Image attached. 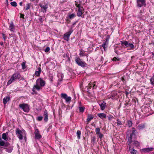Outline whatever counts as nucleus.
I'll list each match as a JSON object with an SVG mask.
<instances>
[{
	"label": "nucleus",
	"instance_id": "1",
	"mask_svg": "<svg viewBox=\"0 0 154 154\" xmlns=\"http://www.w3.org/2000/svg\"><path fill=\"white\" fill-rule=\"evenodd\" d=\"M136 131L135 129L134 128H132L131 131L128 130L126 133L127 138L128 140V142L129 144L128 145L129 147V149L130 150L131 148V144L133 142L134 140V139H136V135L135 134Z\"/></svg>",
	"mask_w": 154,
	"mask_h": 154
},
{
	"label": "nucleus",
	"instance_id": "2",
	"mask_svg": "<svg viewBox=\"0 0 154 154\" xmlns=\"http://www.w3.org/2000/svg\"><path fill=\"white\" fill-rule=\"evenodd\" d=\"M45 82L41 78L38 79L36 82V84L33 86L32 91L35 92L36 90L39 91L42 89V87L44 86Z\"/></svg>",
	"mask_w": 154,
	"mask_h": 154
},
{
	"label": "nucleus",
	"instance_id": "3",
	"mask_svg": "<svg viewBox=\"0 0 154 154\" xmlns=\"http://www.w3.org/2000/svg\"><path fill=\"white\" fill-rule=\"evenodd\" d=\"M20 78V75L19 74L15 73L14 74L10 79L8 81L7 84L8 85L11 84L13 81Z\"/></svg>",
	"mask_w": 154,
	"mask_h": 154
},
{
	"label": "nucleus",
	"instance_id": "4",
	"mask_svg": "<svg viewBox=\"0 0 154 154\" xmlns=\"http://www.w3.org/2000/svg\"><path fill=\"white\" fill-rule=\"evenodd\" d=\"M16 134L18 138L20 140L23 139V136L25 134V131L24 130H20L19 129H17L16 131Z\"/></svg>",
	"mask_w": 154,
	"mask_h": 154
},
{
	"label": "nucleus",
	"instance_id": "5",
	"mask_svg": "<svg viewBox=\"0 0 154 154\" xmlns=\"http://www.w3.org/2000/svg\"><path fill=\"white\" fill-rule=\"evenodd\" d=\"M19 107L22 109L24 111L26 112H28L29 111V107L27 104L22 103L20 104Z\"/></svg>",
	"mask_w": 154,
	"mask_h": 154
},
{
	"label": "nucleus",
	"instance_id": "6",
	"mask_svg": "<svg viewBox=\"0 0 154 154\" xmlns=\"http://www.w3.org/2000/svg\"><path fill=\"white\" fill-rule=\"evenodd\" d=\"M61 97L62 98L65 99L66 100V101L67 103H69L71 100V97H68L66 94H61Z\"/></svg>",
	"mask_w": 154,
	"mask_h": 154
},
{
	"label": "nucleus",
	"instance_id": "7",
	"mask_svg": "<svg viewBox=\"0 0 154 154\" xmlns=\"http://www.w3.org/2000/svg\"><path fill=\"white\" fill-rule=\"evenodd\" d=\"M72 32V31L70 30L65 33L63 37L64 39L68 41L69 40V36Z\"/></svg>",
	"mask_w": 154,
	"mask_h": 154
},
{
	"label": "nucleus",
	"instance_id": "8",
	"mask_svg": "<svg viewBox=\"0 0 154 154\" xmlns=\"http://www.w3.org/2000/svg\"><path fill=\"white\" fill-rule=\"evenodd\" d=\"M34 133L35 139H39L42 137L41 135L39 133V131L38 129H35Z\"/></svg>",
	"mask_w": 154,
	"mask_h": 154
},
{
	"label": "nucleus",
	"instance_id": "9",
	"mask_svg": "<svg viewBox=\"0 0 154 154\" xmlns=\"http://www.w3.org/2000/svg\"><path fill=\"white\" fill-rule=\"evenodd\" d=\"M137 6L141 7L145 5V0H137Z\"/></svg>",
	"mask_w": 154,
	"mask_h": 154
},
{
	"label": "nucleus",
	"instance_id": "10",
	"mask_svg": "<svg viewBox=\"0 0 154 154\" xmlns=\"http://www.w3.org/2000/svg\"><path fill=\"white\" fill-rule=\"evenodd\" d=\"M75 61L76 63L80 66H85L84 63L78 57H76V58Z\"/></svg>",
	"mask_w": 154,
	"mask_h": 154
},
{
	"label": "nucleus",
	"instance_id": "11",
	"mask_svg": "<svg viewBox=\"0 0 154 154\" xmlns=\"http://www.w3.org/2000/svg\"><path fill=\"white\" fill-rule=\"evenodd\" d=\"M99 104L100 107L101 109L102 110H104L106 107V103L104 101H102L99 103Z\"/></svg>",
	"mask_w": 154,
	"mask_h": 154
},
{
	"label": "nucleus",
	"instance_id": "12",
	"mask_svg": "<svg viewBox=\"0 0 154 154\" xmlns=\"http://www.w3.org/2000/svg\"><path fill=\"white\" fill-rule=\"evenodd\" d=\"M153 148H146L142 149V152H147L149 151H152L153 150Z\"/></svg>",
	"mask_w": 154,
	"mask_h": 154
},
{
	"label": "nucleus",
	"instance_id": "13",
	"mask_svg": "<svg viewBox=\"0 0 154 154\" xmlns=\"http://www.w3.org/2000/svg\"><path fill=\"white\" fill-rule=\"evenodd\" d=\"M8 134V132L3 133L2 134V138L5 141H8V138L7 137Z\"/></svg>",
	"mask_w": 154,
	"mask_h": 154
},
{
	"label": "nucleus",
	"instance_id": "14",
	"mask_svg": "<svg viewBox=\"0 0 154 154\" xmlns=\"http://www.w3.org/2000/svg\"><path fill=\"white\" fill-rule=\"evenodd\" d=\"M118 95V94L116 91H112L111 93V95L110 96V98H112V99L115 98V97Z\"/></svg>",
	"mask_w": 154,
	"mask_h": 154
},
{
	"label": "nucleus",
	"instance_id": "15",
	"mask_svg": "<svg viewBox=\"0 0 154 154\" xmlns=\"http://www.w3.org/2000/svg\"><path fill=\"white\" fill-rule=\"evenodd\" d=\"M44 120L45 122H47L48 120V112L47 110H46L44 112Z\"/></svg>",
	"mask_w": 154,
	"mask_h": 154
},
{
	"label": "nucleus",
	"instance_id": "16",
	"mask_svg": "<svg viewBox=\"0 0 154 154\" xmlns=\"http://www.w3.org/2000/svg\"><path fill=\"white\" fill-rule=\"evenodd\" d=\"M9 29L11 31L14 32L15 28L13 22H11L10 24Z\"/></svg>",
	"mask_w": 154,
	"mask_h": 154
},
{
	"label": "nucleus",
	"instance_id": "17",
	"mask_svg": "<svg viewBox=\"0 0 154 154\" xmlns=\"http://www.w3.org/2000/svg\"><path fill=\"white\" fill-rule=\"evenodd\" d=\"M97 116L101 119L106 118V115L104 113H98L97 115Z\"/></svg>",
	"mask_w": 154,
	"mask_h": 154
},
{
	"label": "nucleus",
	"instance_id": "18",
	"mask_svg": "<svg viewBox=\"0 0 154 154\" xmlns=\"http://www.w3.org/2000/svg\"><path fill=\"white\" fill-rule=\"evenodd\" d=\"M41 69L40 67H39L38 69V71L35 72V75L38 76H39L41 71Z\"/></svg>",
	"mask_w": 154,
	"mask_h": 154
},
{
	"label": "nucleus",
	"instance_id": "19",
	"mask_svg": "<svg viewBox=\"0 0 154 154\" xmlns=\"http://www.w3.org/2000/svg\"><path fill=\"white\" fill-rule=\"evenodd\" d=\"M10 100V97H5L3 99V102L4 104H6Z\"/></svg>",
	"mask_w": 154,
	"mask_h": 154
},
{
	"label": "nucleus",
	"instance_id": "20",
	"mask_svg": "<svg viewBox=\"0 0 154 154\" xmlns=\"http://www.w3.org/2000/svg\"><path fill=\"white\" fill-rule=\"evenodd\" d=\"M145 128V125L143 124H139L137 127V128L139 130H142Z\"/></svg>",
	"mask_w": 154,
	"mask_h": 154
},
{
	"label": "nucleus",
	"instance_id": "21",
	"mask_svg": "<svg viewBox=\"0 0 154 154\" xmlns=\"http://www.w3.org/2000/svg\"><path fill=\"white\" fill-rule=\"evenodd\" d=\"M121 43L122 45H124L125 46H126V47H128V44L129 43L127 41H122L121 42Z\"/></svg>",
	"mask_w": 154,
	"mask_h": 154
},
{
	"label": "nucleus",
	"instance_id": "22",
	"mask_svg": "<svg viewBox=\"0 0 154 154\" xmlns=\"http://www.w3.org/2000/svg\"><path fill=\"white\" fill-rule=\"evenodd\" d=\"M133 144L134 145L137 147H138L140 146V143L137 140H134L133 141Z\"/></svg>",
	"mask_w": 154,
	"mask_h": 154
},
{
	"label": "nucleus",
	"instance_id": "23",
	"mask_svg": "<svg viewBox=\"0 0 154 154\" xmlns=\"http://www.w3.org/2000/svg\"><path fill=\"white\" fill-rule=\"evenodd\" d=\"M151 84L154 86V75H153L152 77L150 79Z\"/></svg>",
	"mask_w": 154,
	"mask_h": 154
},
{
	"label": "nucleus",
	"instance_id": "24",
	"mask_svg": "<svg viewBox=\"0 0 154 154\" xmlns=\"http://www.w3.org/2000/svg\"><path fill=\"white\" fill-rule=\"evenodd\" d=\"M94 116L91 114L88 115V118H87V122H90L91 120L93 119Z\"/></svg>",
	"mask_w": 154,
	"mask_h": 154
},
{
	"label": "nucleus",
	"instance_id": "25",
	"mask_svg": "<svg viewBox=\"0 0 154 154\" xmlns=\"http://www.w3.org/2000/svg\"><path fill=\"white\" fill-rule=\"evenodd\" d=\"M40 7L41 8V9L42 10H44L45 12H46V9L48 8V7L46 5H40Z\"/></svg>",
	"mask_w": 154,
	"mask_h": 154
},
{
	"label": "nucleus",
	"instance_id": "26",
	"mask_svg": "<svg viewBox=\"0 0 154 154\" xmlns=\"http://www.w3.org/2000/svg\"><path fill=\"white\" fill-rule=\"evenodd\" d=\"M58 76L59 78V80L60 81L62 80L63 77V75L62 74L60 73L58 75Z\"/></svg>",
	"mask_w": 154,
	"mask_h": 154
},
{
	"label": "nucleus",
	"instance_id": "27",
	"mask_svg": "<svg viewBox=\"0 0 154 154\" xmlns=\"http://www.w3.org/2000/svg\"><path fill=\"white\" fill-rule=\"evenodd\" d=\"M132 123L131 121L128 120L127 121V125L129 128L131 127L132 125Z\"/></svg>",
	"mask_w": 154,
	"mask_h": 154
},
{
	"label": "nucleus",
	"instance_id": "28",
	"mask_svg": "<svg viewBox=\"0 0 154 154\" xmlns=\"http://www.w3.org/2000/svg\"><path fill=\"white\" fill-rule=\"evenodd\" d=\"M94 84L93 83H89L88 86H87V88L88 89L89 88H91L92 86H93V87H94Z\"/></svg>",
	"mask_w": 154,
	"mask_h": 154
},
{
	"label": "nucleus",
	"instance_id": "29",
	"mask_svg": "<svg viewBox=\"0 0 154 154\" xmlns=\"http://www.w3.org/2000/svg\"><path fill=\"white\" fill-rule=\"evenodd\" d=\"M81 132L79 130H78L77 131L76 134L77 135V136L78 138V139H79L80 138V136L81 134Z\"/></svg>",
	"mask_w": 154,
	"mask_h": 154
},
{
	"label": "nucleus",
	"instance_id": "30",
	"mask_svg": "<svg viewBox=\"0 0 154 154\" xmlns=\"http://www.w3.org/2000/svg\"><path fill=\"white\" fill-rule=\"evenodd\" d=\"M128 47H130L131 50H133L134 49V45L132 43H129Z\"/></svg>",
	"mask_w": 154,
	"mask_h": 154
},
{
	"label": "nucleus",
	"instance_id": "31",
	"mask_svg": "<svg viewBox=\"0 0 154 154\" xmlns=\"http://www.w3.org/2000/svg\"><path fill=\"white\" fill-rule=\"evenodd\" d=\"M11 5L14 7H16L17 5V3L15 2H13L11 3Z\"/></svg>",
	"mask_w": 154,
	"mask_h": 154
},
{
	"label": "nucleus",
	"instance_id": "32",
	"mask_svg": "<svg viewBox=\"0 0 154 154\" xmlns=\"http://www.w3.org/2000/svg\"><path fill=\"white\" fill-rule=\"evenodd\" d=\"M116 123L118 126H119L122 125V122L119 119H117Z\"/></svg>",
	"mask_w": 154,
	"mask_h": 154
},
{
	"label": "nucleus",
	"instance_id": "33",
	"mask_svg": "<svg viewBox=\"0 0 154 154\" xmlns=\"http://www.w3.org/2000/svg\"><path fill=\"white\" fill-rule=\"evenodd\" d=\"M21 65H22V69H25L26 68V65H25V63L24 62H22V63Z\"/></svg>",
	"mask_w": 154,
	"mask_h": 154
},
{
	"label": "nucleus",
	"instance_id": "34",
	"mask_svg": "<svg viewBox=\"0 0 154 154\" xmlns=\"http://www.w3.org/2000/svg\"><path fill=\"white\" fill-rule=\"evenodd\" d=\"M108 120L109 121H111V120H112V119L114 118V117H113V116H112L110 115H109L108 116Z\"/></svg>",
	"mask_w": 154,
	"mask_h": 154
},
{
	"label": "nucleus",
	"instance_id": "35",
	"mask_svg": "<svg viewBox=\"0 0 154 154\" xmlns=\"http://www.w3.org/2000/svg\"><path fill=\"white\" fill-rule=\"evenodd\" d=\"M31 5L30 4H27L26 5V10H28L29 9Z\"/></svg>",
	"mask_w": 154,
	"mask_h": 154
},
{
	"label": "nucleus",
	"instance_id": "36",
	"mask_svg": "<svg viewBox=\"0 0 154 154\" xmlns=\"http://www.w3.org/2000/svg\"><path fill=\"white\" fill-rule=\"evenodd\" d=\"M75 14H70L69 15V17L70 19H72L74 18L75 17Z\"/></svg>",
	"mask_w": 154,
	"mask_h": 154
},
{
	"label": "nucleus",
	"instance_id": "37",
	"mask_svg": "<svg viewBox=\"0 0 154 154\" xmlns=\"http://www.w3.org/2000/svg\"><path fill=\"white\" fill-rule=\"evenodd\" d=\"M79 109L80 112H83L85 108L83 107H79Z\"/></svg>",
	"mask_w": 154,
	"mask_h": 154
},
{
	"label": "nucleus",
	"instance_id": "38",
	"mask_svg": "<svg viewBox=\"0 0 154 154\" xmlns=\"http://www.w3.org/2000/svg\"><path fill=\"white\" fill-rule=\"evenodd\" d=\"M96 132L97 134L100 132V128H97L96 129Z\"/></svg>",
	"mask_w": 154,
	"mask_h": 154
},
{
	"label": "nucleus",
	"instance_id": "39",
	"mask_svg": "<svg viewBox=\"0 0 154 154\" xmlns=\"http://www.w3.org/2000/svg\"><path fill=\"white\" fill-rule=\"evenodd\" d=\"M98 135V136L101 139L103 137V135L101 133H100L97 134Z\"/></svg>",
	"mask_w": 154,
	"mask_h": 154
},
{
	"label": "nucleus",
	"instance_id": "40",
	"mask_svg": "<svg viewBox=\"0 0 154 154\" xmlns=\"http://www.w3.org/2000/svg\"><path fill=\"white\" fill-rule=\"evenodd\" d=\"M136 150L134 149H133L130 152L131 154H137L136 152Z\"/></svg>",
	"mask_w": 154,
	"mask_h": 154
},
{
	"label": "nucleus",
	"instance_id": "41",
	"mask_svg": "<svg viewBox=\"0 0 154 154\" xmlns=\"http://www.w3.org/2000/svg\"><path fill=\"white\" fill-rule=\"evenodd\" d=\"M50 48L49 47H47L45 49V52H48L50 51Z\"/></svg>",
	"mask_w": 154,
	"mask_h": 154
},
{
	"label": "nucleus",
	"instance_id": "42",
	"mask_svg": "<svg viewBox=\"0 0 154 154\" xmlns=\"http://www.w3.org/2000/svg\"><path fill=\"white\" fill-rule=\"evenodd\" d=\"M43 117L42 116H39L38 117L37 120L39 121H41Z\"/></svg>",
	"mask_w": 154,
	"mask_h": 154
},
{
	"label": "nucleus",
	"instance_id": "43",
	"mask_svg": "<svg viewBox=\"0 0 154 154\" xmlns=\"http://www.w3.org/2000/svg\"><path fill=\"white\" fill-rule=\"evenodd\" d=\"M120 60V59H118L116 57H114L113 59H112V60L113 61H116V60H117V61H119V60Z\"/></svg>",
	"mask_w": 154,
	"mask_h": 154
},
{
	"label": "nucleus",
	"instance_id": "44",
	"mask_svg": "<svg viewBox=\"0 0 154 154\" xmlns=\"http://www.w3.org/2000/svg\"><path fill=\"white\" fill-rule=\"evenodd\" d=\"M106 45V42H105V43H104L102 45V47H103V49H104V50H105V48H106V47H105Z\"/></svg>",
	"mask_w": 154,
	"mask_h": 154
},
{
	"label": "nucleus",
	"instance_id": "45",
	"mask_svg": "<svg viewBox=\"0 0 154 154\" xmlns=\"http://www.w3.org/2000/svg\"><path fill=\"white\" fill-rule=\"evenodd\" d=\"M2 36L3 38L4 39V40L5 41L6 40V37L5 36V35L4 34H2Z\"/></svg>",
	"mask_w": 154,
	"mask_h": 154
},
{
	"label": "nucleus",
	"instance_id": "46",
	"mask_svg": "<svg viewBox=\"0 0 154 154\" xmlns=\"http://www.w3.org/2000/svg\"><path fill=\"white\" fill-rule=\"evenodd\" d=\"M20 17L24 18V15L22 14H20Z\"/></svg>",
	"mask_w": 154,
	"mask_h": 154
},
{
	"label": "nucleus",
	"instance_id": "47",
	"mask_svg": "<svg viewBox=\"0 0 154 154\" xmlns=\"http://www.w3.org/2000/svg\"><path fill=\"white\" fill-rule=\"evenodd\" d=\"M87 95H88L89 96L91 95L90 92L88 91H87Z\"/></svg>",
	"mask_w": 154,
	"mask_h": 154
},
{
	"label": "nucleus",
	"instance_id": "48",
	"mask_svg": "<svg viewBox=\"0 0 154 154\" xmlns=\"http://www.w3.org/2000/svg\"><path fill=\"white\" fill-rule=\"evenodd\" d=\"M125 93L126 96H127L129 94L128 92L127 91H125Z\"/></svg>",
	"mask_w": 154,
	"mask_h": 154
},
{
	"label": "nucleus",
	"instance_id": "49",
	"mask_svg": "<svg viewBox=\"0 0 154 154\" xmlns=\"http://www.w3.org/2000/svg\"><path fill=\"white\" fill-rule=\"evenodd\" d=\"M19 4H20V6H22V2H20V3H19Z\"/></svg>",
	"mask_w": 154,
	"mask_h": 154
},
{
	"label": "nucleus",
	"instance_id": "50",
	"mask_svg": "<svg viewBox=\"0 0 154 154\" xmlns=\"http://www.w3.org/2000/svg\"><path fill=\"white\" fill-rule=\"evenodd\" d=\"M95 140V137L94 138L93 137V140L94 141Z\"/></svg>",
	"mask_w": 154,
	"mask_h": 154
},
{
	"label": "nucleus",
	"instance_id": "51",
	"mask_svg": "<svg viewBox=\"0 0 154 154\" xmlns=\"http://www.w3.org/2000/svg\"><path fill=\"white\" fill-rule=\"evenodd\" d=\"M152 55H154V53L152 52Z\"/></svg>",
	"mask_w": 154,
	"mask_h": 154
},
{
	"label": "nucleus",
	"instance_id": "52",
	"mask_svg": "<svg viewBox=\"0 0 154 154\" xmlns=\"http://www.w3.org/2000/svg\"><path fill=\"white\" fill-rule=\"evenodd\" d=\"M122 80L123 81V80H124V78H122Z\"/></svg>",
	"mask_w": 154,
	"mask_h": 154
},
{
	"label": "nucleus",
	"instance_id": "53",
	"mask_svg": "<svg viewBox=\"0 0 154 154\" xmlns=\"http://www.w3.org/2000/svg\"><path fill=\"white\" fill-rule=\"evenodd\" d=\"M6 2H7V3H8V0H6Z\"/></svg>",
	"mask_w": 154,
	"mask_h": 154
},
{
	"label": "nucleus",
	"instance_id": "54",
	"mask_svg": "<svg viewBox=\"0 0 154 154\" xmlns=\"http://www.w3.org/2000/svg\"><path fill=\"white\" fill-rule=\"evenodd\" d=\"M7 151L9 152H11V150L10 151Z\"/></svg>",
	"mask_w": 154,
	"mask_h": 154
},
{
	"label": "nucleus",
	"instance_id": "55",
	"mask_svg": "<svg viewBox=\"0 0 154 154\" xmlns=\"http://www.w3.org/2000/svg\"><path fill=\"white\" fill-rule=\"evenodd\" d=\"M121 92V91H118L119 93H120Z\"/></svg>",
	"mask_w": 154,
	"mask_h": 154
},
{
	"label": "nucleus",
	"instance_id": "56",
	"mask_svg": "<svg viewBox=\"0 0 154 154\" xmlns=\"http://www.w3.org/2000/svg\"><path fill=\"white\" fill-rule=\"evenodd\" d=\"M1 44L2 45L3 44V43H1Z\"/></svg>",
	"mask_w": 154,
	"mask_h": 154
}]
</instances>
